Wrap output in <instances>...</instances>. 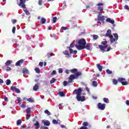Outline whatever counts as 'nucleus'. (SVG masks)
I'll return each instance as SVG.
<instances>
[{
  "instance_id": "1",
  "label": "nucleus",
  "mask_w": 129,
  "mask_h": 129,
  "mask_svg": "<svg viewBox=\"0 0 129 129\" xmlns=\"http://www.w3.org/2000/svg\"><path fill=\"white\" fill-rule=\"evenodd\" d=\"M82 93V89L80 88L78 89H75L73 91L74 94H77L76 99L78 101H81V102H83V101H85V96H83L81 97V93Z\"/></svg>"
},
{
  "instance_id": "2",
  "label": "nucleus",
  "mask_w": 129,
  "mask_h": 129,
  "mask_svg": "<svg viewBox=\"0 0 129 129\" xmlns=\"http://www.w3.org/2000/svg\"><path fill=\"white\" fill-rule=\"evenodd\" d=\"M81 75H82V73L81 72H78L77 74H76V76L74 75H71L69 77L68 82H67L66 81L63 82L64 86H67V84H69V83H73V82H74L73 80H75V79H77V78H78L79 76H81Z\"/></svg>"
},
{
  "instance_id": "3",
  "label": "nucleus",
  "mask_w": 129,
  "mask_h": 129,
  "mask_svg": "<svg viewBox=\"0 0 129 129\" xmlns=\"http://www.w3.org/2000/svg\"><path fill=\"white\" fill-rule=\"evenodd\" d=\"M78 44L79 45H76V47L77 49L79 50H83L85 49V45H86V41L84 38H82L80 39L78 42Z\"/></svg>"
},
{
  "instance_id": "4",
  "label": "nucleus",
  "mask_w": 129,
  "mask_h": 129,
  "mask_svg": "<svg viewBox=\"0 0 129 129\" xmlns=\"http://www.w3.org/2000/svg\"><path fill=\"white\" fill-rule=\"evenodd\" d=\"M101 44V45H99L98 47L99 49L101 50V51H103V53H104V50H105V49L107 48V47H108V45H107V41H102ZM102 45H103V46Z\"/></svg>"
},
{
  "instance_id": "5",
  "label": "nucleus",
  "mask_w": 129,
  "mask_h": 129,
  "mask_svg": "<svg viewBox=\"0 0 129 129\" xmlns=\"http://www.w3.org/2000/svg\"><path fill=\"white\" fill-rule=\"evenodd\" d=\"M118 81L120 82V83H121L123 86L128 85L129 83L128 82L126 81L125 78H119L118 79Z\"/></svg>"
},
{
  "instance_id": "6",
  "label": "nucleus",
  "mask_w": 129,
  "mask_h": 129,
  "mask_svg": "<svg viewBox=\"0 0 129 129\" xmlns=\"http://www.w3.org/2000/svg\"><path fill=\"white\" fill-rule=\"evenodd\" d=\"M10 89L12 91H15L16 93H21V90H20V89L17 88L16 86H12L11 87Z\"/></svg>"
},
{
  "instance_id": "7",
  "label": "nucleus",
  "mask_w": 129,
  "mask_h": 129,
  "mask_svg": "<svg viewBox=\"0 0 129 129\" xmlns=\"http://www.w3.org/2000/svg\"><path fill=\"white\" fill-rule=\"evenodd\" d=\"M105 104H102L101 103H98L97 106L98 108L99 109H100L101 110H104L105 109Z\"/></svg>"
},
{
  "instance_id": "8",
  "label": "nucleus",
  "mask_w": 129,
  "mask_h": 129,
  "mask_svg": "<svg viewBox=\"0 0 129 129\" xmlns=\"http://www.w3.org/2000/svg\"><path fill=\"white\" fill-rule=\"evenodd\" d=\"M105 20V16L102 15L98 17V21L101 22L103 24H104V20Z\"/></svg>"
},
{
  "instance_id": "9",
  "label": "nucleus",
  "mask_w": 129,
  "mask_h": 129,
  "mask_svg": "<svg viewBox=\"0 0 129 129\" xmlns=\"http://www.w3.org/2000/svg\"><path fill=\"white\" fill-rule=\"evenodd\" d=\"M41 123H43L44 125H45L46 126H49V125H50V124H51V123L48 120H42Z\"/></svg>"
},
{
  "instance_id": "10",
  "label": "nucleus",
  "mask_w": 129,
  "mask_h": 129,
  "mask_svg": "<svg viewBox=\"0 0 129 129\" xmlns=\"http://www.w3.org/2000/svg\"><path fill=\"white\" fill-rule=\"evenodd\" d=\"M106 37H109V38H113V36L111 35V30L108 29L106 33Z\"/></svg>"
},
{
  "instance_id": "11",
  "label": "nucleus",
  "mask_w": 129,
  "mask_h": 129,
  "mask_svg": "<svg viewBox=\"0 0 129 129\" xmlns=\"http://www.w3.org/2000/svg\"><path fill=\"white\" fill-rule=\"evenodd\" d=\"M24 59H20L19 60H18L16 63H15V66H21V65H22V64H23V63H24Z\"/></svg>"
},
{
  "instance_id": "12",
  "label": "nucleus",
  "mask_w": 129,
  "mask_h": 129,
  "mask_svg": "<svg viewBox=\"0 0 129 129\" xmlns=\"http://www.w3.org/2000/svg\"><path fill=\"white\" fill-rule=\"evenodd\" d=\"M20 3H19L18 6L19 7H22V8L23 9L26 8V5H25V4H24V1H23V0H20Z\"/></svg>"
},
{
  "instance_id": "13",
  "label": "nucleus",
  "mask_w": 129,
  "mask_h": 129,
  "mask_svg": "<svg viewBox=\"0 0 129 129\" xmlns=\"http://www.w3.org/2000/svg\"><path fill=\"white\" fill-rule=\"evenodd\" d=\"M39 87H40V83L36 84L33 88V90L34 91H37L38 89H39Z\"/></svg>"
},
{
  "instance_id": "14",
  "label": "nucleus",
  "mask_w": 129,
  "mask_h": 129,
  "mask_svg": "<svg viewBox=\"0 0 129 129\" xmlns=\"http://www.w3.org/2000/svg\"><path fill=\"white\" fill-rule=\"evenodd\" d=\"M62 53L63 54H64V55L67 56V58H70L71 57V55H70V53H69V51L68 50L63 51Z\"/></svg>"
},
{
  "instance_id": "15",
  "label": "nucleus",
  "mask_w": 129,
  "mask_h": 129,
  "mask_svg": "<svg viewBox=\"0 0 129 129\" xmlns=\"http://www.w3.org/2000/svg\"><path fill=\"white\" fill-rule=\"evenodd\" d=\"M78 70H77V69H73L72 70H70V72H71V73H74L75 75H74L75 76H76V74H77V73H78V72H78Z\"/></svg>"
},
{
  "instance_id": "16",
  "label": "nucleus",
  "mask_w": 129,
  "mask_h": 129,
  "mask_svg": "<svg viewBox=\"0 0 129 129\" xmlns=\"http://www.w3.org/2000/svg\"><path fill=\"white\" fill-rule=\"evenodd\" d=\"M96 67L98 69L99 71H100V72H101V71H102L103 67H102V66L100 65V63H97L96 64Z\"/></svg>"
},
{
  "instance_id": "17",
  "label": "nucleus",
  "mask_w": 129,
  "mask_h": 129,
  "mask_svg": "<svg viewBox=\"0 0 129 129\" xmlns=\"http://www.w3.org/2000/svg\"><path fill=\"white\" fill-rule=\"evenodd\" d=\"M91 44L89 43H87L86 45H85V49H86L87 50H90L91 49Z\"/></svg>"
},
{
  "instance_id": "18",
  "label": "nucleus",
  "mask_w": 129,
  "mask_h": 129,
  "mask_svg": "<svg viewBox=\"0 0 129 129\" xmlns=\"http://www.w3.org/2000/svg\"><path fill=\"white\" fill-rule=\"evenodd\" d=\"M69 51L70 54H74V55H75V54H77V50H73L72 48H70Z\"/></svg>"
},
{
  "instance_id": "19",
  "label": "nucleus",
  "mask_w": 129,
  "mask_h": 129,
  "mask_svg": "<svg viewBox=\"0 0 129 129\" xmlns=\"http://www.w3.org/2000/svg\"><path fill=\"white\" fill-rule=\"evenodd\" d=\"M23 11L24 12H25L26 15H27V16H30L31 15V13H30V12H29V11L28 10V9H27L26 7L23 8Z\"/></svg>"
},
{
  "instance_id": "20",
  "label": "nucleus",
  "mask_w": 129,
  "mask_h": 129,
  "mask_svg": "<svg viewBox=\"0 0 129 129\" xmlns=\"http://www.w3.org/2000/svg\"><path fill=\"white\" fill-rule=\"evenodd\" d=\"M22 72L23 74H29V70L26 68L23 69Z\"/></svg>"
},
{
  "instance_id": "21",
  "label": "nucleus",
  "mask_w": 129,
  "mask_h": 129,
  "mask_svg": "<svg viewBox=\"0 0 129 129\" xmlns=\"http://www.w3.org/2000/svg\"><path fill=\"white\" fill-rule=\"evenodd\" d=\"M46 22H47V20H46L45 18H41L40 24H41V25H44V24H45Z\"/></svg>"
},
{
  "instance_id": "22",
  "label": "nucleus",
  "mask_w": 129,
  "mask_h": 129,
  "mask_svg": "<svg viewBox=\"0 0 129 129\" xmlns=\"http://www.w3.org/2000/svg\"><path fill=\"white\" fill-rule=\"evenodd\" d=\"M11 63H13V60H8L5 62V66H10Z\"/></svg>"
},
{
  "instance_id": "23",
  "label": "nucleus",
  "mask_w": 129,
  "mask_h": 129,
  "mask_svg": "<svg viewBox=\"0 0 129 129\" xmlns=\"http://www.w3.org/2000/svg\"><path fill=\"white\" fill-rule=\"evenodd\" d=\"M83 125H84V126H85V127H86V126H89V127H91V125H89V123H88V122H84L83 123Z\"/></svg>"
},
{
  "instance_id": "24",
  "label": "nucleus",
  "mask_w": 129,
  "mask_h": 129,
  "mask_svg": "<svg viewBox=\"0 0 129 129\" xmlns=\"http://www.w3.org/2000/svg\"><path fill=\"white\" fill-rule=\"evenodd\" d=\"M34 70L36 73H37L38 74H40V73H41V71L39 68H36Z\"/></svg>"
},
{
  "instance_id": "25",
  "label": "nucleus",
  "mask_w": 129,
  "mask_h": 129,
  "mask_svg": "<svg viewBox=\"0 0 129 129\" xmlns=\"http://www.w3.org/2000/svg\"><path fill=\"white\" fill-rule=\"evenodd\" d=\"M103 101L105 102V103H109V100L107 98H104Z\"/></svg>"
},
{
  "instance_id": "26",
  "label": "nucleus",
  "mask_w": 129,
  "mask_h": 129,
  "mask_svg": "<svg viewBox=\"0 0 129 129\" xmlns=\"http://www.w3.org/2000/svg\"><path fill=\"white\" fill-rule=\"evenodd\" d=\"M22 124V119H20L17 121V125H21Z\"/></svg>"
},
{
  "instance_id": "27",
  "label": "nucleus",
  "mask_w": 129,
  "mask_h": 129,
  "mask_svg": "<svg viewBox=\"0 0 129 129\" xmlns=\"http://www.w3.org/2000/svg\"><path fill=\"white\" fill-rule=\"evenodd\" d=\"M58 94L59 96H61V97H63V96H65V94L63 92H59Z\"/></svg>"
},
{
  "instance_id": "28",
  "label": "nucleus",
  "mask_w": 129,
  "mask_h": 129,
  "mask_svg": "<svg viewBox=\"0 0 129 129\" xmlns=\"http://www.w3.org/2000/svg\"><path fill=\"white\" fill-rule=\"evenodd\" d=\"M27 100L29 102H30L31 103H33V102H34V100H33V99H32V98H29L27 99Z\"/></svg>"
},
{
  "instance_id": "29",
  "label": "nucleus",
  "mask_w": 129,
  "mask_h": 129,
  "mask_svg": "<svg viewBox=\"0 0 129 129\" xmlns=\"http://www.w3.org/2000/svg\"><path fill=\"white\" fill-rule=\"evenodd\" d=\"M113 36L116 40L117 41V40H118V35H117V33H114Z\"/></svg>"
},
{
  "instance_id": "30",
  "label": "nucleus",
  "mask_w": 129,
  "mask_h": 129,
  "mask_svg": "<svg viewBox=\"0 0 129 129\" xmlns=\"http://www.w3.org/2000/svg\"><path fill=\"white\" fill-rule=\"evenodd\" d=\"M112 82H113V84H114V85H116V84H117L118 81H117V80L113 79L112 80Z\"/></svg>"
},
{
  "instance_id": "31",
  "label": "nucleus",
  "mask_w": 129,
  "mask_h": 129,
  "mask_svg": "<svg viewBox=\"0 0 129 129\" xmlns=\"http://www.w3.org/2000/svg\"><path fill=\"white\" fill-rule=\"evenodd\" d=\"M106 72L109 75L112 74V71L109 70V69L106 70Z\"/></svg>"
},
{
  "instance_id": "32",
  "label": "nucleus",
  "mask_w": 129,
  "mask_h": 129,
  "mask_svg": "<svg viewBox=\"0 0 129 129\" xmlns=\"http://www.w3.org/2000/svg\"><path fill=\"white\" fill-rule=\"evenodd\" d=\"M97 11H99V12H101L102 11H103V7H100V6L98 7Z\"/></svg>"
},
{
  "instance_id": "33",
  "label": "nucleus",
  "mask_w": 129,
  "mask_h": 129,
  "mask_svg": "<svg viewBox=\"0 0 129 129\" xmlns=\"http://www.w3.org/2000/svg\"><path fill=\"white\" fill-rule=\"evenodd\" d=\"M57 19L56 17H53L52 19V23H56V22H57Z\"/></svg>"
},
{
  "instance_id": "34",
  "label": "nucleus",
  "mask_w": 129,
  "mask_h": 129,
  "mask_svg": "<svg viewBox=\"0 0 129 129\" xmlns=\"http://www.w3.org/2000/svg\"><path fill=\"white\" fill-rule=\"evenodd\" d=\"M93 83V86H94V87H96V86H97V82L94 81L92 82Z\"/></svg>"
},
{
  "instance_id": "35",
  "label": "nucleus",
  "mask_w": 129,
  "mask_h": 129,
  "mask_svg": "<svg viewBox=\"0 0 129 129\" xmlns=\"http://www.w3.org/2000/svg\"><path fill=\"white\" fill-rule=\"evenodd\" d=\"M93 38L94 40H97L98 39V35H93Z\"/></svg>"
},
{
  "instance_id": "36",
  "label": "nucleus",
  "mask_w": 129,
  "mask_h": 129,
  "mask_svg": "<svg viewBox=\"0 0 129 129\" xmlns=\"http://www.w3.org/2000/svg\"><path fill=\"white\" fill-rule=\"evenodd\" d=\"M45 113L47 114V115H51V113L48 110H45L44 111Z\"/></svg>"
},
{
  "instance_id": "37",
  "label": "nucleus",
  "mask_w": 129,
  "mask_h": 129,
  "mask_svg": "<svg viewBox=\"0 0 129 129\" xmlns=\"http://www.w3.org/2000/svg\"><path fill=\"white\" fill-rule=\"evenodd\" d=\"M56 81V79L55 78H52L51 80L50 81V84H52V83H54Z\"/></svg>"
},
{
  "instance_id": "38",
  "label": "nucleus",
  "mask_w": 129,
  "mask_h": 129,
  "mask_svg": "<svg viewBox=\"0 0 129 129\" xmlns=\"http://www.w3.org/2000/svg\"><path fill=\"white\" fill-rule=\"evenodd\" d=\"M26 113H31V108L29 107L26 109Z\"/></svg>"
},
{
  "instance_id": "39",
  "label": "nucleus",
  "mask_w": 129,
  "mask_h": 129,
  "mask_svg": "<svg viewBox=\"0 0 129 129\" xmlns=\"http://www.w3.org/2000/svg\"><path fill=\"white\" fill-rule=\"evenodd\" d=\"M11 84V80L8 79L6 80V85H10Z\"/></svg>"
},
{
  "instance_id": "40",
  "label": "nucleus",
  "mask_w": 129,
  "mask_h": 129,
  "mask_svg": "<svg viewBox=\"0 0 129 129\" xmlns=\"http://www.w3.org/2000/svg\"><path fill=\"white\" fill-rule=\"evenodd\" d=\"M74 44H73V43H72L70 44V46H69V47H68V48L69 49V50H70V49H71V48H74Z\"/></svg>"
},
{
  "instance_id": "41",
  "label": "nucleus",
  "mask_w": 129,
  "mask_h": 129,
  "mask_svg": "<svg viewBox=\"0 0 129 129\" xmlns=\"http://www.w3.org/2000/svg\"><path fill=\"white\" fill-rule=\"evenodd\" d=\"M52 123L53 124H58V121L56 119H53L52 120Z\"/></svg>"
},
{
  "instance_id": "42",
  "label": "nucleus",
  "mask_w": 129,
  "mask_h": 129,
  "mask_svg": "<svg viewBox=\"0 0 129 129\" xmlns=\"http://www.w3.org/2000/svg\"><path fill=\"white\" fill-rule=\"evenodd\" d=\"M115 40H116L115 38H111L110 40L111 44H112V43H114V42H115Z\"/></svg>"
},
{
  "instance_id": "43",
  "label": "nucleus",
  "mask_w": 129,
  "mask_h": 129,
  "mask_svg": "<svg viewBox=\"0 0 129 129\" xmlns=\"http://www.w3.org/2000/svg\"><path fill=\"white\" fill-rule=\"evenodd\" d=\"M61 29H62V30H63L64 31H66V30H69V29L68 28V27H64V26L61 27Z\"/></svg>"
},
{
  "instance_id": "44",
  "label": "nucleus",
  "mask_w": 129,
  "mask_h": 129,
  "mask_svg": "<svg viewBox=\"0 0 129 129\" xmlns=\"http://www.w3.org/2000/svg\"><path fill=\"white\" fill-rule=\"evenodd\" d=\"M17 101H18V103H20V102L22 101V99H21V97H17Z\"/></svg>"
},
{
  "instance_id": "45",
  "label": "nucleus",
  "mask_w": 129,
  "mask_h": 129,
  "mask_svg": "<svg viewBox=\"0 0 129 129\" xmlns=\"http://www.w3.org/2000/svg\"><path fill=\"white\" fill-rule=\"evenodd\" d=\"M12 33L13 34H15V33H16V27H15V26L13 27Z\"/></svg>"
},
{
  "instance_id": "46",
  "label": "nucleus",
  "mask_w": 129,
  "mask_h": 129,
  "mask_svg": "<svg viewBox=\"0 0 129 129\" xmlns=\"http://www.w3.org/2000/svg\"><path fill=\"white\" fill-rule=\"evenodd\" d=\"M40 129H49V127L45 126H42L40 127Z\"/></svg>"
},
{
  "instance_id": "47",
  "label": "nucleus",
  "mask_w": 129,
  "mask_h": 129,
  "mask_svg": "<svg viewBox=\"0 0 129 129\" xmlns=\"http://www.w3.org/2000/svg\"><path fill=\"white\" fill-rule=\"evenodd\" d=\"M11 70H12V68H11L10 67H8L6 69V71L7 72L11 71Z\"/></svg>"
},
{
  "instance_id": "48",
  "label": "nucleus",
  "mask_w": 129,
  "mask_h": 129,
  "mask_svg": "<svg viewBox=\"0 0 129 129\" xmlns=\"http://www.w3.org/2000/svg\"><path fill=\"white\" fill-rule=\"evenodd\" d=\"M60 127H61V128H64V129H67V127L64 125H60Z\"/></svg>"
},
{
  "instance_id": "49",
  "label": "nucleus",
  "mask_w": 129,
  "mask_h": 129,
  "mask_svg": "<svg viewBox=\"0 0 129 129\" xmlns=\"http://www.w3.org/2000/svg\"><path fill=\"white\" fill-rule=\"evenodd\" d=\"M43 65H44V62H42V61H40L39 63V66H41V67H43Z\"/></svg>"
},
{
  "instance_id": "50",
  "label": "nucleus",
  "mask_w": 129,
  "mask_h": 129,
  "mask_svg": "<svg viewBox=\"0 0 129 129\" xmlns=\"http://www.w3.org/2000/svg\"><path fill=\"white\" fill-rule=\"evenodd\" d=\"M56 74H57V72H56V71H53L51 75H56Z\"/></svg>"
},
{
  "instance_id": "51",
  "label": "nucleus",
  "mask_w": 129,
  "mask_h": 129,
  "mask_svg": "<svg viewBox=\"0 0 129 129\" xmlns=\"http://www.w3.org/2000/svg\"><path fill=\"white\" fill-rule=\"evenodd\" d=\"M31 117V114L26 115V118L27 120L29 119Z\"/></svg>"
},
{
  "instance_id": "52",
  "label": "nucleus",
  "mask_w": 129,
  "mask_h": 129,
  "mask_svg": "<svg viewBox=\"0 0 129 129\" xmlns=\"http://www.w3.org/2000/svg\"><path fill=\"white\" fill-rule=\"evenodd\" d=\"M58 73L59 74L63 73V70L61 68L58 69Z\"/></svg>"
},
{
  "instance_id": "53",
  "label": "nucleus",
  "mask_w": 129,
  "mask_h": 129,
  "mask_svg": "<svg viewBox=\"0 0 129 129\" xmlns=\"http://www.w3.org/2000/svg\"><path fill=\"white\" fill-rule=\"evenodd\" d=\"M34 125L35 126H39L40 125V123H39V122H38V121H37L36 123L34 124Z\"/></svg>"
},
{
  "instance_id": "54",
  "label": "nucleus",
  "mask_w": 129,
  "mask_h": 129,
  "mask_svg": "<svg viewBox=\"0 0 129 129\" xmlns=\"http://www.w3.org/2000/svg\"><path fill=\"white\" fill-rule=\"evenodd\" d=\"M42 3H43V1L42 0H39L38 1V4L39 6H42Z\"/></svg>"
},
{
  "instance_id": "55",
  "label": "nucleus",
  "mask_w": 129,
  "mask_h": 129,
  "mask_svg": "<svg viewBox=\"0 0 129 129\" xmlns=\"http://www.w3.org/2000/svg\"><path fill=\"white\" fill-rule=\"evenodd\" d=\"M124 9L125 10H128L129 11V7H128V6L127 5H125L124 7Z\"/></svg>"
},
{
  "instance_id": "56",
  "label": "nucleus",
  "mask_w": 129,
  "mask_h": 129,
  "mask_svg": "<svg viewBox=\"0 0 129 129\" xmlns=\"http://www.w3.org/2000/svg\"><path fill=\"white\" fill-rule=\"evenodd\" d=\"M111 50V47H108L106 50V52H109V51H110Z\"/></svg>"
},
{
  "instance_id": "57",
  "label": "nucleus",
  "mask_w": 129,
  "mask_h": 129,
  "mask_svg": "<svg viewBox=\"0 0 129 129\" xmlns=\"http://www.w3.org/2000/svg\"><path fill=\"white\" fill-rule=\"evenodd\" d=\"M97 7H101V6H103V3H99L97 5Z\"/></svg>"
},
{
  "instance_id": "58",
  "label": "nucleus",
  "mask_w": 129,
  "mask_h": 129,
  "mask_svg": "<svg viewBox=\"0 0 129 129\" xmlns=\"http://www.w3.org/2000/svg\"><path fill=\"white\" fill-rule=\"evenodd\" d=\"M111 19L110 18H107L106 20V22H107V23H110V21H111Z\"/></svg>"
},
{
  "instance_id": "59",
  "label": "nucleus",
  "mask_w": 129,
  "mask_h": 129,
  "mask_svg": "<svg viewBox=\"0 0 129 129\" xmlns=\"http://www.w3.org/2000/svg\"><path fill=\"white\" fill-rule=\"evenodd\" d=\"M52 54H51V53H47V57H48V58H50V57H52Z\"/></svg>"
},
{
  "instance_id": "60",
  "label": "nucleus",
  "mask_w": 129,
  "mask_h": 129,
  "mask_svg": "<svg viewBox=\"0 0 129 129\" xmlns=\"http://www.w3.org/2000/svg\"><path fill=\"white\" fill-rule=\"evenodd\" d=\"M12 23H13V24H16V23H17V20H16V19L13 20Z\"/></svg>"
},
{
  "instance_id": "61",
  "label": "nucleus",
  "mask_w": 129,
  "mask_h": 129,
  "mask_svg": "<svg viewBox=\"0 0 129 129\" xmlns=\"http://www.w3.org/2000/svg\"><path fill=\"white\" fill-rule=\"evenodd\" d=\"M80 129H88V128L87 127L82 126L80 128Z\"/></svg>"
},
{
  "instance_id": "62",
  "label": "nucleus",
  "mask_w": 129,
  "mask_h": 129,
  "mask_svg": "<svg viewBox=\"0 0 129 129\" xmlns=\"http://www.w3.org/2000/svg\"><path fill=\"white\" fill-rule=\"evenodd\" d=\"M102 14V13H101V11H99V14H98V17H101Z\"/></svg>"
},
{
  "instance_id": "63",
  "label": "nucleus",
  "mask_w": 129,
  "mask_h": 129,
  "mask_svg": "<svg viewBox=\"0 0 129 129\" xmlns=\"http://www.w3.org/2000/svg\"><path fill=\"white\" fill-rule=\"evenodd\" d=\"M109 23H110V24H114V20L111 19Z\"/></svg>"
},
{
  "instance_id": "64",
  "label": "nucleus",
  "mask_w": 129,
  "mask_h": 129,
  "mask_svg": "<svg viewBox=\"0 0 129 129\" xmlns=\"http://www.w3.org/2000/svg\"><path fill=\"white\" fill-rule=\"evenodd\" d=\"M126 105L129 106V100H128L126 101Z\"/></svg>"
}]
</instances>
